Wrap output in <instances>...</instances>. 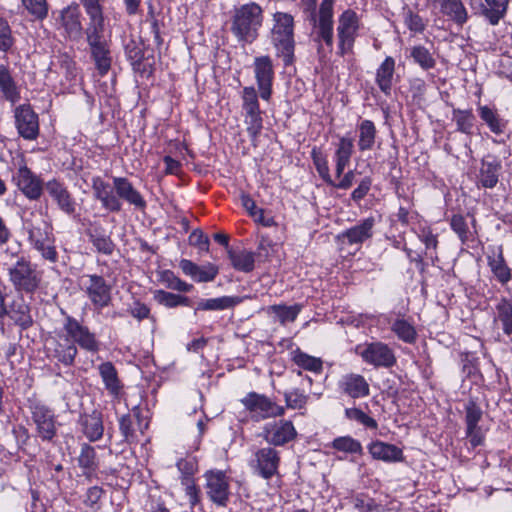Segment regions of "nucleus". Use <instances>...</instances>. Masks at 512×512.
Returning a JSON list of instances; mask_svg holds the SVG:
<instances>
[{
	"label": "nucleus",
	"mask_w": 512,
	"mask_h": 512,
	"mask_svg": "<svg viewBox=\"0 0 512 512\" xmlns=\"http://www.w3.org/2000/svg\"><path fill=\"white\" fill-rule=\"evenodd\" d=\"M356 353L363 362L376 368H391L397 362L394 350L388 344L381 341L359 345L356 347Z\"/></svg>",
	"instance_id": "7"
},
{
	"label": "nucleus",
	"mask_w": 512,
	"mask_h": 512,
	"mask_svg": "<svg viewBox=\"0 0 512 512\" xmlns=\"http://www.w3.org/2000/svg\"><path fill=\"white\" fill-rule=\"evenodd\" d=\"M241 402L246 410L249 411L252 419L256 421L282 416L285 413L283 406L255 392L247 394Z\"/></svg>",
	"instance_id": "9"
},
{
	"label": "nucleus",
	"mask_w": 512,
	"mask_h": 512,
	"mask_svg": "<svg viewBox=\"0 0 512 512\" xmlns=\"http://www.w3.org/2000/svg\"><path fill=\"white\" fill-rule=\"evenodd\" d=\"M263 434L268 443L282 446L292 441L296 437L297 432L291 421L280 420L266 425Z\"/></svg>",
	"instance_id": "18"
},
{
	"label": "nucleus",
	"mask_w": 512,
	"mask_h": 512,
	"mask_svg": "<svg viewBox=\"0 0 512 512\" xmlns=\"http://www.w3.org/2000/svg\"><path fill=\"white\" fill-rule=\"evenodd\" d=\"M119 429L126 442L130 443L135 440V429L130 414L123 415L119 419Z\"/></svg>",
	"instance_id": "60"
},
{
	"label": "nucleus",
	"mask_w": 512,
	"mask_h": 512,
	"mask_svg": "<svg viewBox=\"0 0 512 512\" xmlns=\"http://www.w3.org/2000/svg\"><path fill=\"white\" fill-rule=\"evenodd\" d=\"M50 71L57 73L64 87H70L75 84L78 72L76 62L66 53L56 55L50 64Z\"/></svg>",
	"instance_id": "20"
},
{
	"label": "nucleus",
	"mask_w": 512,
	"mask_h": 512,
	"mask_svg": "<svg viewBox=\"0 0 512 512\" xmlns=\"http://www.w3.org/2000/svg\"><path fill=\"white\" fill-rule=\"evenodd\" d=\"M391 330L401 341L412 344L417 339V331L412 323L404 318H397L391 324Z\"/></svg>",
	"instance_id": "41"
},
{
	"label": "nucleus",
	"mask_w": 512,
	"mask_h": 512,
	"mask_svg": "<svg viewBox=\"0 0 512 512\" xmlns=\"http://www.w3.org/2000/svg\"><path fill=\"white\" fill-rule=\"evenodd\" d=\"M367 448L373 459L384 462H400L403 460L402 450L393 444L377 440L370 443Z\"/></svg>",
	"instance_id": "30"
},
{
	"label": "nucleus",
	"mask_w": 512,
	"mask_h": 512,
	"mask_svg": "<svg viewBox=\"0 0 512 512\" xmlns=\"http://www.w3.org/2000/svg\"><path fill=\"white\" fill-rule=\"evenodd\" d=\"M228 256L232 263V266L243 272H250L254 269V253L247 250H241L235 252L233 250H228Z\"/></svg>",
	"instance_id": "42"
},
{
	"label": "nucleus",
	"mask_w": 512,
	"mask_h": 512,
	"mask_svg": "<svg viewBox=\"0 0 512 512\" xmlns=\"http://www.w3.org/2000/svg\"><path fill=\"white\" fill-rule=\"evenodd\" d=\"M14 44L12 32L5 19L0 17V51L7 52Z\"/></svg>",
	"instance_id": "58"
},
{
	"label": "nucleus",
	"mask_w": 512,
	"mask_h": 512,
	"mask_svg": "<svg viewBox=\"0 0 512 512\" xmlns=\"http://www.w3.org/2000/svg\"><path fill=\"white\" fill-rule=\"evenodd\" d=\"M507 0H483L481 13L488 19L491 25L499 23L506 13Z\"/></svg>",
	"instance_id": "38"
},
{
	"label": "nucleus",
	"mask_w": 512,
	"mask_h": 512,
	"mask_svg": "<svg viewBox=\"0 0 512 512\" xmlns=\"http://www.w3.org/2000/svg\"><path fill=\"white\" fill-rule=\"evenodd\" d=\"M15 324L23 329L30 327L33 324V319L30 314V307L26 304L23 297L15 298L7 307V315Z\"/></svg>",
	"instance_id": "32"
},
{
	"label": "nucleus",
	"mask_w": 512,
	"mask_h": 512,
	"mask_svg": "<svg viewBox=\"0 0 512 512\" xmlns=\"http://www.w3.org/2000/svg\"><path fill=\"white\" fill-rule=\"evenodd\" d=\"M312 155L316 170L318 171L322 179L328 184H333L332 178L329 174V167L326 159L322 157L321 154L318 155L315 150H313Z\"/></svg>",
	"instance_id": "62"
},
{
	"label": "nucleus",
	"mask_w": 512,
	"mask_h": 512,
	"mask_svg": "<svg viewBox=\"0 0 512 512\" xmlns=\"http://www.w3.org/2000/svg\"><path fill=\"white\" fill-rule=\"evenodd\" d=\"M403 18L405 25L411 32L422 33L425 30L426 25L422 17L411 9H404Z\"/></svg>",
	"instance_id": "53"
},
{
	"label": "nucleus",
	"mask_w": 512,
	"mask_h": 512,
	"mask_svg": "<svg viewBox=\"0 0 512 512\" xmlns=\"http://www.w3.org/2000/svg\"><path fill=\"white\" fill-rule=\"evenodd\" d=\"M45 189L63 213L69 216L76 213L77 202L64 183L52 179L45 184Z\"/></svg>",
	"instance_id": "14"
},
{
	"label": "nucleus",
	"mask_w": 512,
	"mask_h": 512,
	"mask_svg": "<svg viewBox=\"0 0 512 512\" xmlns=\"http://www.w3.org/2000/svg\"><path fill=\"white\" fill-rule=\"evenodd\" d=\"M345 415L349 420L356 421L367 428L377 429L378 427L376 420L368 416L361 409L347 408L345 410Z\"/></svg>",
	"instance_id": "51"
},
{
	"label": "nucleus",
	"mask_w": 512,
	"mask_h": 512,
	"mask_svg": "<svg viewBox=\"0 0 512 512\" xmlns=\"http://www.w3.org/2000/svg\"><path fill=\"white\" fill-rule=\"evenodd\" d=\"M478 112H479L480 118L490 128H499V126H500L499 118L494 109H492L489 106H479Z\"/></svg>",
	"instance_id": "63"
},
{
	"label": "nucleus",
	"mask_w": 512,
	"mask_h": 512,
	"mask_svg": "<svg viewBox=\"0 0 512 512\" xmlns=\"http://www.w3.org/2000/svg\"><path fill=\"white\" fill-rule=\"evenodd\" d=\"M302 309V305L294 304L291 306L286 305H272L268 307V313L274 314L278 321L285 325L289 322H294Z\"/></svg>",
	"instance_id": "43"
},
{
	"label": "nucleus",
	"mask_w": 512,
	"mask_h": 512,
	"mask_svg": "<svg viewBox=\"0 0 512 512\" xmlns=\"http://www.w3.org/2000/svg\"><path fill=\"white\" fill-rule=\"evenodd\" d=\"M272 21L271 43L284 65H290L293 62L295 50L294 18L286 12H275Z\"/></svg>",
	"instance_id": "3"
},
{
	"label": "nucleus",
	"mask_w": 512,
	"mask_h": 512,
	"mask_svg": "<svg viewBox=\"0 0 512 512\" xmlns=\"http://www.w3.org/2000/svg\"><path fill=\"white\" fill-rule=\"evenodd\" d=\"M95 457V449L88 444H83L78 458L80 467L88 471H93L96 467Z\"/></svg>",
	"instance_id": "55"
},
{
	"label": "nucleus",
	"mask_w": 512,
	"mask_h": 512,
	"mask_svg": "<svg viewBox=\"0 0 512 512\" xmlns=\"http://www.w3.org/2000/svg\"><path fill=\"white\" fill-rule=\"evenodd\" d=\"M255 461V467L257 468L259 474L263 478L269 479L277 472L280 457L275 449L266 447L259 449L255 453Z\"/></svg>",
	"instance_id": "27"
},
{
	"label": "nucleus",
	"mask_w": 512,
	"mask_h": 512,
	"mask_svg": "<svg viewBox=\"0 0 512 512\" xmlns=\"http://www.w3.org/2000/svg\"><path fill=\"white\" fill-rule=\"evenodd\" d=\"M353 142L350 139L342 138L336 151V175L340 177L345 167L349 164L352 155Z\"/></svg>",
	"instance_id": "44"
},
{
	"label": "nucleus",
	"mask_w": 512,
	"mask_h": 512,
	"mask_svg": "<svg viewBox=\"0 0 512 512\" xmlns=\"http://www.w3.org/2000/svg\"><path fill=\"white\" fill-rule=\"evenodd\" d=\"M113 187L117 197L127 201L136 209L143 210L146 207V201L142 195L133 187L132 183L124 177H114Z\"/></svg>",
	"instance_id": "28"
},
{
	"label": "nucleus",
	"mask_w": 512,
	"mask_h": 512,
	"mask_svg": "<svg viewBox=\"0 0 512 512\" xmlns=\"http://www.w3.org/2000/svg\"><path fill=\"white\" fill-rule=\"evenodd\" d=\"M286 406L291 409H302L308 400V396L299 389H293L284 393Z\"/></svg>",
	"instance_id": "54"
},
{
	"label": "nucleus",
	"mask_w": 512,
	"mask_h": 512,
	"mask_svg": "<svg viewBox=\"0 0 512 512\" xmlns=\"http://www.w3.org/2000/svg\"><path fill=\"white\" fill-rule=\"evenodd\" d=\"M79 285L96 311L100 312L110 305L112 301V285L101 275L84 274L79 279Z\"/></svg>",
	"instance_id": "5"
},
{
	"label": "nucleus",
	"mask_w": 512,
	"mask_h": 512,
	"mask_svg": "<svg viewBox=\"0 0 512 512\" xmlns=\"http://www.w3.org/2000/svg\"><path fill=\"white\" fill-rule=\"evenodd\" d=\"M334 0H323L314 18L317 41H322L328 47L329 52L333 48L334 39Z\"/></svg>",
	"instance_id": "10"
},
{
	"label": "nucleus",
	"mask_w": 512,
	"mask_h": 512,
	"mask_svg": "<svg viewBox=\"0 0 512 512\" xmlns=\"http://www.w3.org/2000/svg\"><path fill=\"white\" fill-rule=\"evenodd\" d=\"M487 265L493 277L501 284L506 285L512 278V271L506 263L501 247L492 249L486 256Z\"/></svg>",
	"instance_id": "24"
},
{
	"label": "nucleus",
	"mask_w": 512,
	"mask_h": 512,
	"mask_svg": "<svg viewBox=\"0 0 512 512\" xmlns=\"http://www.w3.org/2000/svg\"><path fill=\"white\" fill-rule=\"evenodd\" d=\"M103 490L98 486L90 487L85 496L84 503L91 509H97L99 500L102 496Z\"/></svg>",
	"instance_id": "64"
},
{
	"label": "nucleus",
	"mask_w": 512,
	"mask_h": 512,
	"mask_svg": "<svg viewBox=\"0 0 512 512\" xmlns=\"http://www.w3.org/2000/svg\"><path fill=\"white\" fill-rule=\"evenodd\" d=\"M466 426L467 429L472 430L475 427H479L478 423L482 418V410L480 407L474 402L469 401L466 405Z\"/></svg>",
	"instance_id": "56"
},
{
	"label": "nucleus",
	"mask_w": 512,
	"mask_h": 512,
	"mask_svg": "<svg viewBox=\"0 0 512 512\" xmlns=\"http://www.w3.org/2000/svg\"><path fill=\"white\" fill-rule=\"evenodd\" d=\"M154 299L161 305L174 308L180 305L189 306L190 300L186 296L173 294L164 290H156L154 292Z\"/></svg>",
	"instance_id": "46"
},
{
	"label": "nucleus",
	"mask_w": 512,
	"mask_h": 512,
	"mask_svg": "<svg viewBox=\"0 0 512 512\" xmlns=\"http://www.w3.org/2000/svg\"><path fill=\"white\" fill-rule=\"evenodd\" d=\"M63 331L81 349L91 353L99 351L100 343L96 335L87 326L82 325L77 319L68 316L65 320Z\"/></svg>",
	"instance_id": "11"
},
{
	"label": "nucleus",
	"mask_w": 512,
	"mask_h": 512,
	"mask_svg": "<svg viewBox=\"0 0 512 512\" xmlns=\"http://www.w3.org/2000/svg\"><path fill=\"white\" fill-rule=\"evenodd\" d=\"M394 71L395 60L391 56L386 57L376 71V83L385 95L391 92Z\"/></svg>",
	"instance_id": "36"
},
{
	"label": "nucleus",
	"mask_w": 512,
	"mask_h": 512,
	"mask_svg": "<svg viewBox=\"0 0 512 512\" xmlns=\"http://www.w3.org/2000/svg\"><path fill=\"white\" fill-rule=\"evenodd\" d=\"M47 349L50 355L58 362L70 366L73 364L77 355V347L64 332L57 339H51L47 342Z\"/></svg>",
	"instance_id": "17"
},
{
	"label": "nucleus",
	"mask_w": 512,
	"mask_h": 512,
	"mask_svg": "<svg viewBox=\"0 0 512 512\" xmlns=\"http://www.w3.org/2000/svg\"><path fill=\"white\" fill-rule=\"evenodd\" d=\"M339 388L342 393L351 398H363L369 395L370 386L364 376L350 373L344 375L339 381Z\"/></svg>",
	"instance_id": "25"
},
{
	"label": "nucleus",
	"mask_w": 512,
	"mask_h": 512,
	"mask_svg": "<svg viewBox=\"0 0 512 512\" xmlns=\"http://www.w3.org/2000/svg\"><path fill=\"white\" fill-rule=\"evenodd\" d=\"M181 484L185 487V494L191 507L200 502V490L195 485L193 478H181Z\"/></svg>",
	"instance_id": "59"
},
{
	"label": "nucleus",
	"mask_w": 512,
	"mask_h": 512,
	"mask_svg": "<svg viewBox=\"0 0 512 512\" xmlns=\"http://www.w3.org/2000/svg\"><path fill=\"white\" fill-rule=\"evenodd\" d=\"M17 128H38V115L29 104H22L14 111Z\"/></svg>",
	"instance_id": "40"
},
{
	"label": "nucleus",
	"mask_w": 512,
	"mask_h": 512,
	"mask_svg": "<svg viewBox=\"0 0 512 512\" xmlns=\"http://www.w3.org/2000/svg\"><path fill=\"white\" fill-rule=\"evenodd\" d=\"M375 220L373 217L366 218L360 221L357 225L345 230L338 235V239L343 243L362 244L373 235V227Z\"/></svg>",
	"instance_id": "26"
},
{
	"label": "nucleus",
	"mask_w": 512,
	"mask_h": 512,
	"mask_svg": "<svg viewBox=\"0 0 512 512\" xmlns=\"http://www.w3.org/2000/svg\"><path fill=\"white\" fill-rule=\"evenodd\" d=\"M262 23V8L251 2L235 9L231 31L239 42L250 44L257 39Z\"/></svg>",
	"instance_id": "4"
},
{
	"label": "nucleus",
	"mask_w": 512,
	"mask_h": 512,
	"mask_svg": "<svg viewBox=\"0 0 512 512\" xmlns=\"http://www.w3.org/2000/svg\"><path fill=\"white\" fill-rule=\"evenodd\" d=\"M79 5L71 3L59 12V23L66 36L71 40H78L83 34Z\"/></svg>",
	"instance_id": "16"
},
{
	"label": "nucleus",
	"mask_w": 512,
	"mask_h": 512,
	"mask_svg": "<svg viewBox=\"0 0 512 512\" xmlns=\"http://www.w3.org/2000/svg\"><path fill=\"white\" fill-rule=\"evenodd\" d=\"M114 187L105 182L101 177L92 178V190L94 198L99 200L102 207L110 212H119L122 203L113 191Z\"/></svg>",
	"instance_id": "19"
},
{
	"label": "nucleus",
	"mask_w": 512,
	"mask_h": 512,
	"mask_svg": "<svg viewBox=\"0 0 512 512\" xmlns=\"http://www.w3.org/2000/svg\"><path fill=\"white\" fill-rule=\"evenodd\" d=\"M500 164L495 161H482L478 182L482 187L493 188L498 183Z\"/></svg>",
	"instance_id": "39"
},
{
	"label": "nucleus",
	"mask_w": 512,
	"mask_h": 512,
	"mask_svg": "<svg viewBox=\"0 0 512 512\" xmlns=\"http://www.w3.org/2000/svg\"><path fill=\"white\" fill-rule=\"evenodd\" d=\"M495 309L494 323L500 325L504 334L512 340V301L502 298Z\"/></svg>",
	"instance_id": "37"
},
{
	"label": "nucleus",
	"mask_w": 512,
	"mask_h": 512,
	"mask_svg": "<svg viewBox=\"0 0 512 512\" xmlns=\"http://www.w3.org/2000/svg\"><path fill=\"white\" fill-rule=\"evenodd\" d=\"M92 243L98 252L106 255L112 254L114 250V243L106 235H93Z\"/></svg>",
	"instance_id": "61"
},
{
	"label": "nucleus",
	"mask_w": 512,
	"mask_h": 512,
	"mask_svg": "<svg viewBox=\"0 0 512 512\" xmlns=\"http://www.w3.org/2000/svg\"><path fill=\"white\" fill-rule=\"evenodd\" d=\"M438 3L441 12L448 16L458 25H463L467 22L468 12L461 0H431Z\"/></svg>",
	"instance_id": "34"
},
{
	"label": "nucleus",
	"mask_w": 512,
	"mask_h": 512,
	"mask_svg": "<svg viewBox=\"0 0 512 512\" xmlns=\"http://www.w3.org/2000/svg\"><path fill=\"white\" fill-rule=\"evenodd\" d=\"M85 29L86 41L90 48L91 57L100 75H105L111 67V32L107 31L104 15L88 17Z\"/></svg>",
	"instance_id": "1"
},
{
	"label": "nucleus",
	"mask_w": 512,
	"mask_h": 512,
	"mask_svg": "<svg viewBox=\"0 0 512 512\" xmlns=\"http://www.w3.org/2000/svg\"><path fill=\"white\" fill-rule=\"evenodd\" d=\"M253 70L260 97L268 101L272 95V83L274 80V67L272 59L265 55L254 59Z\"/></svg>",
	"instance_id": "13"
},
{
	"label": "nucleus",
	"mask_w": 512,
	"mask_h": 512,
	"mask_svg": "<svg viewBox=\"0 0 512 512\" xmlns=\"http://www.w3.org/2000/svg\"><path fill=\"white\" fill-rule=\"evenodd\" d=\"M13 181L28 199L37 200L41 197L43 191L42 181L26 165L19 167L13 176Z\"/></svg>",
	"instance_id": "15"
},
{
	"label": "nucleus",
	"mask_w": 512,
	"mask_h": 512,
	"mask_svg": "<svg viewBox=\"0 0 512 512\" xmlns=\"http://www.w3.org/2000/svg\"><path fill=\"white\" fill-rule=\"evenodd\" d=\"M98 371L109 394L114 398H119L123 385L114 365L111 362H104L98 366Z\"/></svg>",
	"instance_id": "31"
},
{
	"label": "nucleus",
	"mask_w": 512,
	"mask_h": 512,
	"mask_svg": "<svg viewBox=\"0 0 512 512\" xmlns=\"http://www.w3.org/2000/svg\"><path fill=\"white\" fill-rule=\"evenodd\" d=\"M359 28L360 19L355 11L347 9L339 16L337 38L340 55H345L352 51Z\"/></svg>",
	"instance_id": "8"
},
{
	"label": "nucleus",
	"mask_w": 512,
	"mask_h": 512,
	"mask_svg": "<svg viewBox=\"0 0 512 512\" xmlns=\"http://www.w3.org/2000/svg\"><path fill=\"white\" fill-rule=\"evenodd\" d=\"M0 92L12 104L20 99V90L6 65H0Z\"/></svg>",
	"instance_id": "35"
},
{
	"label": "nucleus",
	"mask_w": 512,
	"mask_h": 512,
	"mask_svg": "<svg viewBox=\"0 0 512 512\" xmlns=\"http://www.w3.org/2000/svg\"><path fill=\"white\" fill-rule=\"evenodd\" d=\"M160 282L168 289L176 290L179 292H190L193 285L186 283L177 277L172 271L165 270L160 274Z\"/></svg>",
	"instance_id": "48"
},
{
	"label": "nucleus",
	"mask_w": 512,
	"mask_h": 512,
	"mask_svg": "<svg viewBox=\"0 0 512 512\" xmlns=\"http://www.w3.org/2000/svg\"><path fill=\"white\" fill-rule=\"evenodd\" d=\"M206 494L218 506H226L229 499V481L225 472L210 470L204 474Z\"/></svg>",
	"instance_id": "12"
},
{
	"label": "nucleus",
	"mask_w": 512,
	"mask_h": 512,
	"mask_svg": "<svg viewBox=\"0 0 512 512\" xmlns=\"http://www.w3.org/2000/svg\"><path fill=\"white\" fill-rule=\"evenodd\" d=\"M242 108L245 114V122L249 128H261L262 118L259 109L258 96L254 87H244L242 91Z\"/></svg>",
	"instance_id": "21"
},
{
	"label": "nucleus",
	"mask_w": 512,
	"mask_h": 512,
	"mask_svg": "<svg viewBox=\"0 0 512 512\" xmlns=\"http://www.w3.org/2000/svg\"><path fill=\"white\" fill-rule=\"evenodd\" d=\"M331 446L335 450L344 453L362 454L363 452L361 443L351 436L337 437L332 441Z\"/></svg>",
	"instance_id": "47"
},
{
	"label": "nucleus",
	"mask_w": 512,
	"mask_h": 512,
	"mask_svg": "<svg viewBox=\"0 0 512 512\" xmlns=\"http://www.w3.org/2000/svg\"><path fill=\"white\" fill-rule=\"evenodd\" d=\"M22 5L37 20H43L48 16L49 5L47 0H21Z\"/></svg>",
	"instance_id": "49"
},
{
	"label": "nucleus",
	"mask_w": 512,
	"mask_h": 512,
	"mask_svg": "<svg viewBox=\"0 0 512 512\" xmlns=\"http://www.w3.org/2000/svg\"><path fill=\"white\" fill-rule=\"evenodd\" d=\"M293 360L295 364H297L299 367L312 371V372H320L322 370L323 364L320 358H316L313 356H310L303 352H297L294 354Z\"/></svg>",
	"instance_id": "50"
},
{
	"label": "nucleus",
	"mask_w": 512,
	"mask_h": 512,
	"mask_svg": "<svg viewBox=\"0 0 512 512\" xmlns=\"http://www.w3.org/2000/svg\"><path fill=\"white\" fill-rule=\"evenodd\" d=\"M450 225L452 230L459 236L463 243L469 240L471 233L469 232L467 223L463 216L454 215L451 218Z\"/></svg>",
	"instance_id": "57"
},
{
	"label": "nucleus",
	"mask_w": 512,
	"mask_h": 512,
	"mask_svg": "<svg viewBox=\"0 0 512 512\" xmlns=\"http://www.w3.org/2000/svg\"><path fill=\"white\" fill-rule=\"evenodd\" d=\"M246 297L222 296L218 298L202 299L197 303L196 311H219L231 309L242 303Z\"/></svg>",
	"instance_id": "33"
},
{
	"label": "nucleus",
	"mask_w": 512,
	"mask_h": 512,
	"mask_svg": "<svg viewBox=\"0 0 512 512\" xmlns=\"http://www.w3.org/2000/svg\"><path fill=\"white\" fill-rule=\"evenodd\" d=\"M410 56L423 70L432 69L436 65V60L429 49L422 45L413 46L410 49Z\"/></svg>",
	"instance_id": "45"
},
{
	"label": "nucleus",
	"mask_w": 512,
	"mask_h": 512,
	"mask_svg": "<svg viewBox=\"0 0 512 512\" xmlns=\"http://www.w3.org/2000/svg\"><path fill=\"white\" fill-rule=\"evenodd\" d=\"M32 415L39 436L43 440H51L56 434L55 419L52 410L44 405L36 404L33 407Z\"/></svg>",
	"instance_id": "22"
},
{
	"label": "nucleus",
	"mask_w": 512,
	"mask_h": 512,
	"mask_svg": "<svg viewBox=\"0 0 512 512\" xmlns=\"http://www.w3.org/2000/svg\"><path fill=\"white\" fill-rule=\"evenodd\" d=\"M9 280L17 291L33 293L38 289L41 275L30 261L20 258L8 270Z\"/></svg>",
	"instance_id": "6"
},
{
	"label": "nucleus",
	"mask_w": 512,
	"mask_h": 512,
	"mask_svg": "<svg viewBox=\"0 0 512 512\" xmlns=\"http://www.w3.org/2000/svg\"><path fill=\"white\" fill-rule=\"evenodd\" d=\"M78 424L81 432L89 441L96 442L103 437V415L100 411L92 410L90 413H83Z\"/></svg>",
	"instance_id": "23"
},
{
	"label": "nucleus",
	"mask_w": 512,
	"mask_h": 512,
	"mask_svg": "<svg viewBox=\"0 0 512 512\" xmlns=\"http://www.w3.org/2000/svg\"><path fill=\"white\" fill-rule=\"evenodd\" d=\"M24 228L28 233V241L31 246L40 253L43 259L56 263L58 253L55 247L53 228L43 213L32 212L30 217L24 220Z\"/></svg>",
	"instance_id": "2"
},
{
	"label": "nucleus",
	"mask_w": 512,
	"mask_h": 512,
	"mask_svg": "<svg viewBox=\"0 0 512 512\" xmlns=\"http://www.w3.org/2000/svg\"><path fill=\"white\" fill-rule=\"evenodd\" d=\"M179 267L185 275L190 276L197 282H211L218 275V268L212 263L198 266L191 260L182 259L179 263Z\"/></svg>",
	"instance_id": "29"
},
{
	"label": "nucleus",
	"mask_w": 512,
	"mask_h": 512,
	"mask_svg": "<svg viewBox=\"0 0 512 512\" xmlns=\"http://www.w3.org/2000/svg\"><path fill=\"white\" fill-rule=\"evenodd\" d=\"M427 85L421 78H412L409 81L408 96L412 98L413 103L420 105L424 100Z\"/></svg>",
	"instance_id": "52"
}]
</instances>
